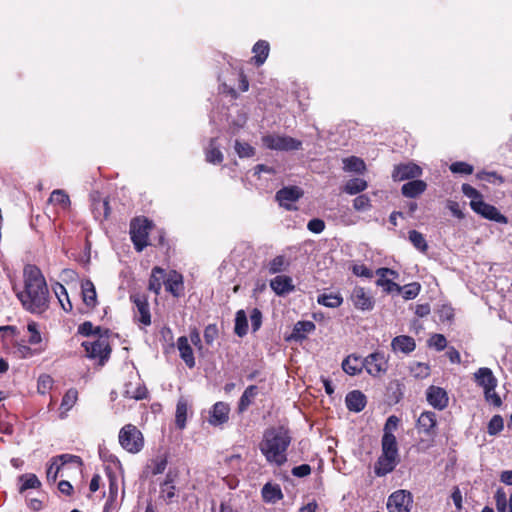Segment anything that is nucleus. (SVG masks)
I'll return each instance as SVG.
<instances>
[{
    "label": "nucleus",
    "instance_id": "f257e3e1",
    "mask_svg": "<svg viewBox=\"0 0 512 512\" xmlns=\"http://www.w3.org/2000/svg\"><path fill=\"white\" fill-rule=\"evenodd\" d=\"M24 288L17 297L23 307L35 314L43 313L48 308L49 290L41 270L28 264L23 270Z\"/></svg>",
    "mask_w": 512,
    "mask_h": 512
},
{
    "label": "nucleus",
    "instance_id": "f03ea898",
    "mask_svg": "<svg viewBox=\"0 0 512 512\" xmlns=\"http://www.w3.org/2000/svg\"><path fill=\"white\" fill-rule=\"evenodd\" d=\"M291 436L284 427L270 428L265 431L260 451L270 464L282 466L287 461V449Z\"/></svg>",
    "mask_w": 512,
    "mask_h": 512
},
{
    "label": "nucleus",
    "instance_id": "7ed1b4c3",
    "mask_svg": "<svg viewBox=\"0 0 512 512\" xmlns=\"http://www.w3.org/2000/svg\"><path fill=\"white\" fill-rule=\"evenodd\" d=\"M108 330L105 329V335H99L95 339H89L82 343L86 356L90 359L98 360L103 365L108 360L111 348L108 341Z\"/></svg>",
    "mask_w": 512,
    "mask_h": 512
},
{
    "label": "nucleus",
    "instance_id": "20e7f679",
    "mask_svg": "<svg viewBox=\"0 0 512 512\" xmlns=\"http://www.w3.org/2000/svg\"><path fill=\"white\" fill-rule=\"evenodd\" d=\"M119 443L129 453H138L144 446V438L141 431L132 424H127L119 432Z\"/></svg>",
    "mask_w": 512,
    "mask_h": 512
},
{
    "label": "nucleus",
    "instance_id": "39448f33",
    "mask_svg": "<svg viewBox=\"0 0 512 512\" xmlns=\"http://www.w3.org/2000/svg\"><path fill=\"white\" fill-rule=\"evenodd\" d=\"M364 370L372 378L383 377L389 369V357L380 350H376L364 357Z\"/></svg>",
    "mask_w": 512,
    "mask_h": 512
},
{
    "label": "nucleus",
    "instance_id": "423d86ee",
    "mask_svg": "<svg viewBox=\"0 0 512 512\" xmlns=\"http://www.w3.org/2000/svg\"><path fill=\"white\" fill-rule=\"evenodd\" d=\"M150 222L146 218H136L131 222V240L137 251H142L148 245Z\"/></svg>",
    "mask_w": 512,
    "mask_h": 512
},
{
    "label": "nucleus",
    "instance_id": "0eeeda50",
    "mask_svg": "<svg viewBox=\"0 0 512 512\" xmlns=\"http://www.w3.org/2000/svg\"><path fill=\"white\" fill-rule=\"evenodd\" d=\"M264 146L272 150L293 151L302 146V142L290 136L265 135L262 138Z\"/></svg>",
    "mask_w": 512,
    "mask_h": 512
},
{
    "label": "nucleus",
    "instance_id": "6e6552de",
    "mask_svg": "<svg viewBox=\"0 0 512 512\" xmlns=\"http://www.w3.org/2000/svg\"><path fill=\"white\" fill-rule=\"evenodd\" d=\"M413 505V496L408 490H397L393 492L387 501L389 512H410Z\"/></svg>",
    "mask_w": 512,
    "mask_h": 512
},
{
    "label": "nucleus",
    "instance_id": "1a4fd4ad",
    "mask_svg": "<svg viewBox=\"0 0 512 512\" xmlns=\"http://www.w3.org/2000/svg\"><path fill=\"white\" fill-rule=\"evenodd\" d=\"M418 434H423L433 440L437 435V416L432 411L422 412L416 421Z\"/></svg>",
    "mask_w": 512,
    "mask_h": 512
},
{
    "label": "nucleus",
    "instance_id": "9d476101",
    "mask_svg": "<svg viewBox=\"0 0 512 512\" xmlns=\"http://www.w3.org/2000/svg\"><path fill=\"white\" fill-rule=\"evenodd\" d=\"M470 206L474 212L488 220L495 221L500 224L508 223V219L505 215L501 214L495 206L484 202L483 199L470 203Z\"/></svg>",
    "mask_w": 512,
    "mask_h": 512
},
{
    "label": "nucleus",
    "instance_id": "9b49d317",
    "mask_svg": "<svg viewBox=\"0 0 512 512\" xmlns=\"http://www.w3.org/2000/svg\"><path fill=\"white\" fill-rule=\"evenodd\" d=\"M350 301L355 309L361 311H370L375 305V300L370 292L360 286L353 288L350 295Z\"/></svg>",
    "mask_w": 512,
    "mask_h": 512
},
{
    "label": "nucleus",
    "instance_id": "f8f14e48",
    "mask_svg": "<svg viewBox=\"0 0 512 512\" xmlns=\"http://www.w3.org/2000/svg\"><path fill=\"white\" fill-rule=\"evenodd\" d=\"M426 400L434 409L442 411L449 403V397L445 389L431 385L426 390Z\"/></svg>",
    "mask_w": 512,
    "mask_h": 512
},
{
    "label": "nucleus",
    "instance_id": "ddd939ff",
    "mask_svg": "<svg viewBox=\"0 0 512 512\" xmlns=\"http://www.w3.org/2000/svg\"><path fill=\"white\" fill-rule=\"evenodd\" d=\"M131 300L133 301L136 307L134 313L135 320L145 326L150 325L151 314L146 296L141 294L132 295Z\"/></svg>",
    "mask_w": 512,
    "mask_h": 512
},
{
    "label": "nucleus",
    "instance_id": "4468645a",
    "mask_svg": "<svg viewBox=\"0 0 512 512\" xmlns=\"http://www.w3.org/2000/svg\"><path fill=\"white\" fill-rule=\"evenodd\" d=\"M421 168L414 163L399 164L394 167L392 178L394 181H404L420 176Z\"/></svg>",
    "mask_w": 512,
    "mask_h": 512
},
{
    "label": "nucleus",
    "instance_id": "2eb2a0df",
    "mask_svg": "<svg viewBox=\"0 0 512 512\" xmlns=\"http://www.w3.org/2000/svg\"><path fill=\"white\" fill-rule=\"evenodd\" d=\"M376 275L379 276L376 281V285L383 287L387 293L401 292V286L387 278L388 275L397 277V273L394 270L389 268H379L376 270Z\"/></svg>",
    "mask_w": 512,
    "mask_h": 512
},
{
    "label": "nucleus",
    "instance_id": "dca6fc26",
    "mask_svg": "<svg viewBox=\"0 0 512 512\" xmlns=\"http://www.w3.org/2000/svg\"><path fill=\"white\" fill-rule=\"evenodd\" d=\"M399 462V457L381 454L375 463L374 472L382 477L392 472Z\"/></svg>",
    "mask_w": 512,
    "mask_h": 512
},
{
    "label": "nucleus",
    "instance_id": "f3484780",
    "mask_svg": "<svg viewBox=\"0 0 512 512\" xmlns=\"http://www.w3.org/2000/svg\"><path fill=\"white\" fill-rule=\"evenodd\" d=\"M301 195L302 192L298 187H285L277 192L276 199L281 206L290 210L292 209V203L297 201Z\"/></svg>",
    "mask_w": 512,
    "mask_h": 512
},
{
    "label": "nucleus",
    "instance_id": "a211bd4d",
    "mask_svg": "<svg viewBox=\"0 0 512 512\" xmlns=\"http://www.w3.org/2000/svg\"><path fill=\"white\" fill-rule=\"evenodd\" d=\"M474 381L483 388V390L486 389H492L496 388L497 386V379L494 376L492 370L487 367L479 368L474 373Z\"/></svg>",
    "mask_w": 512,
    "mask_h": 512
},
{
    "label": "nucleus",
    "instance_id": "6ab92c4d",
    "mask_svg": "<svg viewBox=\"0 0 512 512\" xmlns=\"http://www.w3.org/2000/svg\"><path fill=\"white\" fill-rule=\"evenodd\" d=\"M271 289L279 296L286 295L294 290V284L291 277L287 275H278L270 281Z\"/></svg>",
    "mask_w": 512,
    "mask_h": 512
},
{
    "label": "nucleus",
    "instance_id": "aec40b11",
    "mask_svg": "<svg viewBox=\"0 0 512 512\" xmlns=\"http://www.w3.org/2000/svg\"><path fill=\"white\" fill-rule=\"evenodd\" d=\"M230 408L229 405L224 402H217L214 404L210 412V424L214 426L222 425L229 419Z\"/></svg>",
    "mask_w": 512,
    "mask_h": 512
},
{
    "label": "nucleus",
    "instance_id": "412c9836",
    "mask_svg": "<svg viewBox=\"0 0 512 512\" xmlns=\"http://www.w3.org/2000/svg\"><path fill=\"white\" fill-rule=\"evenodd\" d=\"M364 366V358L355 354L347 356L342 362L343 371L350 376L360 374L364 370Z\"/></svg>",
    "mask_w": 512,
    "mask_h": 512
},
{
    "label": "nucleus",
    "instance_id": "4be33fe9",
    "mask_svg": "<svg viewBox=\"0 0 512 512\" xmlns=\"http://www.w3.org/2000/svg\"><path fill=\"white\" fill-rule=\"evenodd\" d=\"M391 348L395 353L409 354L416 348L415 340L407 335H400L393 338Z\"/></svg>",
    "mask_w": 512,
    "mask_h": 512
},
{
    "label": "nucleus",
    "instance_id": "5701e85b",
    "mask_svg": "<svg viewBox=\"0 0 512 512\" xmlns=\"http://www.w3.org/2000/svg\"><path fill=\"white\" fill-rule=\"evenodd\" d=\"M166 291L170 292L173 296H179L183 290V278L178 272L170 271L163 281Z\"/></svg>",
    "mask_w": 512,
    "mask_h": 512
},
{
    "label": "nucleus",
    "instance_id": "b1692460",
    "mask_svg": "<svg viewBox=\"0 0 512 512\" xmlns=\"http://www.w3.org/2000/svg\"><path fill=\"white\" fill-rule=\"evenodd\" d=\"M176 345L181 359L189 368H193L195 366V358L188 338L186 336L179 337Z\"/></svg>",
    "mask_w": 512,
    "mask_h": 512
},
{
    "label": "nucleus",
    "instance_id": "393cba45",
    "mask_svg": "<svg viewBox=\"0 0 512 512\" xmlns=\"http://www.w3.org/2000/svg\"><path fill=\"white\" fill-rule=\"evenodd\" d=\"M81 295L84 304L88 308H94L97 305L96 288L90 279L81 282Z\"/></svg>",
    "mask_w": 512,
    "mask_h": 512
},
{
    "label": "nucleus",
    "instance_id": "a878e982",
    "mask_svg": "<svg viewBox=\"0 0 512 512\" xmlns=\"http://www.w3.org/2000/svg\"><path fill=\"white\" fill-rule=\"evenodd\" d=\"M345 401H346L347 408L350 411H354V412L362 411L366 405V397L359 390H354L352 392H349L346 396Z\"/></svg>",
    "mask_w": 512,
    "mask_h": 512
},
{
    "label": "nucleus",
    "instance_id": "bb28decb",
    "mask_svg": "<svg viewBox=\"0 0 512 512\" xmlns=\"http://www.w3.org/2000/svg\"><path fill=\"white\" fill-rule=\"evenodd\" d=\"M426 183L422 180H413L405 183L402 188V194L409 198L417 197L426 190Z\"/></svg>",
    "mask_w": 512,
    "mask_h": 512
},
{
    "label": "nucleus",
    "instance_id": "cd10ccee",
    "mask_svg": "<svg viewBox=\"0 0 512 512\" xmlns=\"http://www.w3.org/2000/svg\"><path fill=\"white\" fill-rule=\"evenodd\" d=\"M269 43L264 40H259L255 43V45L252 48V52L254 53V63L257 66H261L266 61L268 55H269Z\"/></svg>",
    "mask_w": 512,
    "mask_h": 512
},
{
    "label": "nucleus",
    "instance_id": "c85d7f7f",
    "mask_svg": "<svg viewBox=\"0 0 512 512\" xmlns=\"http://www.w3.org/2000/svg\"><path fill=\"white\" fill-rule=\"evenodd\" d=\"M258 394V387L256 385L248 386L239 399L238 411L243 413L253 403Z\"/></svg>",
    "mask_w": 512,
    "mask_h": 512
},
{
    "label": "nucleus",
    "instance_id": "c756f323",
    "mask_svg": "<svg viewBox=\"0 0 512 512\" xmlns=\"http://www.w3.org/2000/svg\"><path fill=\"white\" fill-rule=\"evenodd\" d=\"M261 493L264 501L268 503H275L283 497L279 485H273L271 483H266Z\"/></svg>",
    "mask_w": 512,
    "mask_h": 512
},
{
    "label": "nucleus",
    "instance_id": "7c9ffc66",
    "mask_svg": "<svg viewBox=\"0 0 512 512\" xmlns=\"http://www.w3.org/2000/svg\"><path fill=\"white\" fill-rule=\"evenodd\" d=\"M317 302L328 308H337L342 305L343 297L340 293H322L318 295Z\"/></svg>",
    "mask_w": 512,
    "mask_h": 512
},
{
    "label": "nucleus",
    "instance_id": "2f4dec72",
    "mask_svg": "<svg viewBox=\"0 0 512 512\" xmlns=\"http://www.w3.org/2000/svg\"><path fill=\"white\" fill-rule=\"evenodd\" d=\"M316 326L312 321H299L294 325L292 337L296 340L304 339L305 336L315 330Z\"/></svg>",
    "mask_w": 512,
    "mask_h": 512
},
{
    "label": "nucleus",
    "instance_id": "473e14b6",
    "mask_svg": "<svg viewBox=\"0 0 512 512\" xmlns=\"http://www.w3.org/2000/svg\"><path fill=\"white\" fill-rule=\"evenodd\" d=\"M206 160L212 164L221 163L223 160V154L219 149L217 140L215 138L210 140L208 147L205 150Z\"/></svg>",
    "mask_w": 512,
    "mask_h": 512
},
{
    "label": "nucleus",
    "instance_id": "72a5a7b5",
    "mask_svg": "<svg viewBox=\"0 0 512 512\" xmlns=\"http://www.w3.org/2000/svg\"><path fill=\"white\" fill-rule=\"evenodd\" d=\"M368 187L367 181L361 178H353L346 182L343 191L349 195H356Z\"/></svg>",
    "mask_w": 512,
    "mask_h": 512
},
{
    "label": "nucleus",
    "instance_id": "f704fd0d",
    "mask_svg": "<svg viewBox=\"0 0 512 512\" xmlns=\"http://www.w3.org/2000/svg\"><path fill=\"white\" fill-rule=\"evenodd\" d=\"M381 444H382V453L381 454L399 457L397 440L394 435H383Z\"/></svg>",
    "mask_w": 512,
    "mask_h": 512
},
{
    "label": "nucleus",
    "instance_id": "c9c22d12",
    "mask_svg": "<svg viewBox=\"0 0 512 512\" xmlns=\"http://www.w3.org/2000/svg\"><path fill=\"white\" fill-rule=\"evenodd\" d=\"M163 281H164V270L159 267H155L152 270V274L149 279V289L158 295L161 291Z\"/></svg>",
    "mask_w": 512,
    "mask_h": 512
},
{
    "label": "nucleus",
    "instance_id": "e433bc0d",
    "mask_svg": "<svg viewBox=\"0 0 512 512\" xmlns=\"http://www.w3.org/2000/svg\"><path fill=\"white\" fill-rule=\"evenodd\" d=\"M345 171L363 173L366 169L364 161L358 157L351 156L343 160Z\"/></svg>",
    "mask_w": 512,
    "mask_h": 512
},
{
    "label": "nucleus",
    "instance_id": "4c0bfd02",
    "mask_svg": "<svg viewBox=\"0 0 512 512\" xmlns=\"http://www.w3.org/2000/svg\"><path fill=\"white\" fill-rule=\"evenodd\" d=\"M49 202L54 205H59L63 209H67L70 206V199L68 194L61 189H56L51 193Z\"/></svg>",
    "mask_w": 512,
    "mask_h": 512
},
{
    "label": "nucleus",
    "instance_id": "58836bf2",
    "mask_svg": "<svg viewBox=\"0 0 512 512\" xmlns=\"http://www.w3.org/2000/svg\"><path fill=\"white\" fill-rule=\"evenodd\" d=\"M187 411V402L181 398L177 403L175 415V423L179 429H183L186 425Z\"/></svg>",
    "mask_w": 512,
    "mask_h": 512
},
{
    "label": "nucleus",
    "instance_id": "ea45409f",
    "mask_svg": "<svg viewBox=\"0 0 512 512\" xmlns=\"http://www.w3.org/2000/svg\"><path fill=\"white\" fill-rule=\"evenodd\" d=\"M235 333L239 337H243L248 332V321L244 310H239L235 317Z\"/></svg>",
    "mask_w": 512,
    "mask_h": 512
},
{
    "label": "nucleus",
    "instance_id": "a19ab883",
    "mask_svg": "<svg viewBox=\"0 0 512 512\" xmlns=\"http://www.w3.org/2000/svg\"><path fill=\"white\" fill-rule=\"evenodd\" d=\"M54 292H55V295L57 296L62 308L65 311L71 310L72 304L68 298V293L66 291V288L62 284L57 283L56 286L54 287Z\"/></svg>",
    "mask_w": 512,
    "mask_h": 512
},
{
    "label": "nucleus",
    "instance_id": "79ce46f5",
    "mask_svg": "<svg viewBox=\"0 0 512 512\" xmlns=\"http://www.w3.org/2000/svg\"><path fill=\"white\" fill-rule=\"evenodd\" d=\"M19 480L22 483L20 486V492H24L27 489H36L41 485L35 474H24L20 476Z\"/></svg>",
    "mask_w": 512,
    "mask_h": 512
},
{
    "label": "nucleus",
    "instance_id": "37998d69",
    "mask_svg": "<svg viewBox=\"0 0 512 512\" xmlns=\"http://www.w3.org/2000/svg\"><path fill=\"white\" fill-rule=\"evenodd\" d=\"M78 332L88 337H99V335H105V330L100 327H95L91 322H84L78 328Z\"/></svg>",
    "mask_w": 512,
    "mask_h": 512
},
{
    "label": "nucleus",
    "instance_id": "c03bdc74",
    "mask_svg": "<svg viewBox=\"0 0 512 512\" xmlns=\"http://www.w3.org/2000/svg\"><path fill=\"white\" fill-rule=\"evenodd\" d=\"M409 240L416 249L422 252H425L428 248L424 236L416 230L409 231Z\"/></svg>",
    "mask_w": 512,
    "mask_h": 512
},
{
    "label": "nucleus",
    "instance_id": "a18cd8bd",
    "mask_svg": "<svg viewBox=\"0 0 512 512\" xmlns=\"http://www.w3.org/2000/svg\"><path fill=\"white\" fill-rule=\"evenodd\" d=\"M421 290V286L417 282L409 283L405 286H401L402 296L405 300L415 299Z\"/></svg>",
    "mask_w": 512,
    "mask_h": 512
},
{
    "label": "nucleus",
    "instance_id": "49530a36",
    "mask_svg": "<svg viewBox=\"0 0 512 512\" xmlns=\"http://www.w3.org/2000/svg\"><path fill=\"white\" fill-rule=\"evenodd\" d=\"M78 399V391L74 388L69 389L62 398L61 408L69 411Z\"/></svg>",
    "mask_w": 512,
    "mask_h": 512
},
{
    "label": "nucleus",
    "instance_id": "de8ad7c7",
    "mask_svg": "<svg viewBox=\"0 0 512 512\" xmlns=\"http://www.w3.org/2000/svg\"><path fill=\"white\" fill-rule=\"evenodd\" d=\"M234 149L240 158L252 157L255 154V149L247 142L235 141Z\"/></svg>",
    "mask_w": 512,
    "mask_h": 512
},
{
    "label": "nucleus",
    "instance_id": "09e8293b",
    "mask_svg": "<svg viewBox=\"0 0 512 512\" xmlns=\"http://www.w3.org/2000/svg\"><path fill=\"white\" fill-rule=\"evenodd\" d=\"M410 371L415 378H426L430 374V368L425 363L414 362L410 366Z\"/></svg>",
    "mask_w": 512,
    "mask_h": 512
},
{
    "label": "nucleus",
    "instance_id": "8fccbe9b",
    "mask_svg": "<svg viewBox=\"0 0 512 512\" xmlns=\"http://www.w3.org/2000/svg\"><path fill=\"white\" fill-rule=\"evenodd\" d=\"M57 461L62 467L66 464H75L77 468L82 466V460L79 456L71 455V454H61L57 457L53 458Z\"/></svg>",
    "mask_w": 512,
    "mask_h": 512
},
{
    "label": "nucleus",
    "instance_id": "3c124183",
    "mask_svg": "<svg viewBox=\"0 0 512 512\" xmlns=\"http://www.w3.org/2000/svg\"><path fill=\"white\" fill-rule=\"evenodd\" d=\"M353 208L359 212H365L371 208V200L366 194H361L353 200Z\"/></svg>",
    "mask_w": 512,
    "mask_h": 512
},
{
    "label": "nucleus",
    "instance_id": "603ef678",
    "mask_svg": "<svg viewBox=\"0 0 512 512\" xmlns=\"http://www.w3.org/2000/svg\"><path fill=\"white\" fill-rule=\"evenodd\" d=\"M287 266V261L284 256H276L269 263L268 269L272 274L279 273L285 269Z\"/></svg>",
    "mask_w": 512,
    "mask_h": 512
},
{
    "label": "nucleus",
    "instance_id": "864d4df0",
    "mask_svg": "<svg viewBox=\"0 0 512 512\" xmlns=\"http://www.w3.org/2000/svg\"><path fill=\"white\" fill-rule=\"evenodd\" d=\"M161 497L167 501V502H170L172 501V499L176 496L175 494V486L172 485V482L169 481V480H166L162 485H161Z\"/></svg>",
    "mask_w": 512,
    "mask_h": 512
},
{
    "label": "nucleus",
    "instance_id": "5fc2aeb1",
    "mask_svg": "<svg viewBox=\"0 0 512 512\" xmlns=\"http://www.w3.org/2000/svg\"><path fill=\"white\" fill-rule=\"evenodd\" d=\"M27 330L30 333L29 343L32 345L39 344L42 341L41 334L38 330V325L36 322H29L27 325Z\"/></svg>",
    "mask_w": 512,
    "mask_h": 512
},
{
    "label": "nucleus",
    "instance_id": "6e6d98bb",
    "mask_svg": "<svg viewBox=\"0 0 512 512\" xmlns=\"http://www.w3.org/2000/svg\"><path fill=\"white\" fill-rule=\"evenodd\" d=\"M504 427L503 419L500 415H495L491 418L488 424V433L490 435H496Z\"/></svg>",
    "mask_w": 512,
    "mask_h": 512
},
{
    "label": "nucleus",
    "instance_id": "4d7b16f0",
    "mask_svg": "<svg viewBox=\"0 0 512 512\" xmlns=\"http://www.w3.org/2000/svg\"><path fill=\"white\" fill-rule=\"evenodd\" d=\"M450 170L453 173L469 175L473 172V166L466 162H454L450 165Z\"/></svg>",
    "mask_w": 512,
    "mask_h": 512
},
{
    "label": "nucleus",
    "instance_id": "13d9d810",
    "mask_svg": "<svg viewBox=\"0 0 512 512\" xmlns=\"http://www.w3.org/2000/svg\"><path fill=\"white\" fill-rule=\"evenodd\" d=\"M218 337V328L215 324H209L204 330V340L208 345H212Z\"/></svg>",
    "mask_w": 512,
    "mask_h": 512
},
{
    "label": "nucleus",
    "instance_id": "bf43d9fd",
    "mask_svg": "<svg viewBox=\"0 0 512 512\" xmlns=\"http://www.w3.org/2000/svg\"><path fill=\"white\" fill-rule=\"evenodd\" d=\"M462 192L466 197L471 199L470 203L482 199L481 193L469 184L462 185Z\"/></svg>",
    "mask_w": 512,
    "mask_h": 512
},
{
    "label": "nucleus",
    "instance_id": "052dcab7",
    "mask_svg": "<svg viewBox=\"0 0 512 512\" xmlns=\"http://www.w3.org/2000/svg\"><path fill=\"white\" fill-rule=\"evenodd\" d=\"M399 418L395 415H391L386 420L385 426H384V434L383 435H394L393 432L397 429L399 425Z\"/></svg>",
    "mask_w": 512,
    "mask_h": 512
},
{
    "label": "nucleus",
    "instance_id": "680f3d73",
    "mask_svg": "<svg viewBox=\"0 0 512 512\" xmlns=\"http://www.w3.org/2000/svg\"><path fill=\"white\" fill-rule=\"evenodd\" d=\"M352 272L354 275H356L358 277H364V278H372L373 277L372 270L363 264L353 265Z\"/></svg>",
    "mask_w": 512,
    "mask_h": 512
},
{
    "label": "nucleus",
    "instance_id": "e2e57ef3",
    "mask_svg": "<svg viewBox=\"0 0 512 512\" xmlns=\"http://www.w3.org/2000/svg\"><path fill=\"white\" fill-rule=\"evenodd\" d=\"M53 385V379L49 375H41L38 378V391L44 394Z\"/></svg>",
    "mask_w": 512,
    "mask_h": 512
},
{
    "label": "nucleus",
    "instance_id": "0e129e2a",
    "mask_svg": "<svg viewBox=\"0 0 512 512\" xmlns=\"http://www.w3.org/2000/svg\"><path fill=\"white\" fill-rule=\"evenodd\" d=\"M61 468L62 466L57 461L52 459L50 465L47 468V479L53 482L56 481Z\"/></svg>",
    "mask_w": 512,
    "mask_h": 512
},
{
    "label": "nucleus",
    "instance_id": "69168bd1",
    "mask_svg": "<svg viewBox=\"0 0 512 512\" xmlns=\"http://www.w3.org/2000/svg\"><path fill=\"white\" fill-rule=\"evenodd\" d=\"M250 321H251L252 330L254 332L257 331L261 327L262 313L260 312L259 309L254 308L252 310V312L250 314Z\"/></svg>",
    "mask_w": 512,
    "mask_h": 512
},
{
    "label": "nucleus",
    "instance_id": "338daca9",
    "mask_svg": "<svg viewBox=\"0 0 512 512\" xmlns=\"http://www.w3.org/2000/svg\"><path fill=\"white\" fill-rule=\"evenodd\" d=\"M429 344H430V346H433L437 350L441 351L446 347L447 341L443 335L435 334L430 338Z\"/></svg>",
    "mask_w": 512,
    "mask_h": 512
},
{
    "label": "nucleus",
    "instance_id": "774afa93",
    "mask_svg": "<svg viewBox=\"0 0 512 512\" xmlns=\"http://www.w3.org/2000/svg\"><path fill=\"white\" fill-rule=\"evenodd\" d=\"M307 228L310 232L319 234L325 229V223L323 220L315 218L308 222Z\"/></svg>",
    "mask_w": 512,
    "mask_h": 512
}]
</instances>
